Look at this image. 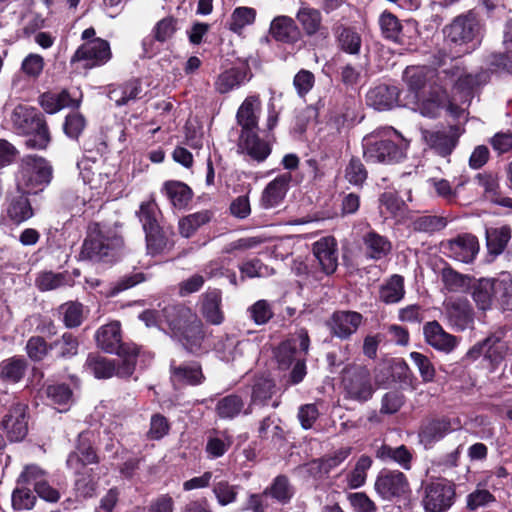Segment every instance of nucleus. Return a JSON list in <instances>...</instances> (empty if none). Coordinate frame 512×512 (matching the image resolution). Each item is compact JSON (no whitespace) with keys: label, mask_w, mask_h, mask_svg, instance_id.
Masks as SVG:
<instances>
[{"label":"nucleus","mask_w":512,"mask_h":512,"mask_svg":"<svg viewBox=\"0 0 512 512\" xmlns=\"http://www.w3.org/2000/svg\"><path fill=\"white\" fill-rule=\"evenodd\" d=\"M362 148L367 163L393 164L406 157L408 143L395 129L385 127L364 136Z\"/></svg>","instance_id":"obj_1"},{"label":"nucleus","mask_w":512,"mask_h":512,"mask_svg":"<svg viewBox=\"0 0 512 512\" xmlns=\"http://www.w3.org/2000/svg\"><path fill=\"white\" fill-rule=\"evenodd\" d=\"M12 128L18 135L29 136L28 148L43 150L51 141L50 131L44 116L34 107L19 104L11 113Z\"/></svg>","instance_id":"obj_2"},{"label":"nucleus","mask_w":512,"mask_h":512,"mask_svg":"<svg viewBox=\"0 0 512 512\" xmlns=\"http://www.w3.org/2000/svg\"><path fill=\"white\" fill-rule=\"evenodd\" d=\"M124 247V240L111 226H92L83 243L81 256L91 261H112Z\"/></svg>","instance_id":"obj_3"},{"label":"nucleus","mask_w":512,"mask_h":512,"mask_svg":"<svg viewBox=\"0 0 512 512\" xmlns=\"http://www.w3.org/2000/svg\"><path fill=\"white\" fill-rule=\"evenodd\" d=\"M443 33L447 42L461 48L459 52L469 53L480 44L483 27L477 14L470 10L455 17L444 27Z\"/></svg>","instance_id":"obj_4"},{"label":"nucleus","mask_w":512,"mask_h":512,"mask_svg":"<svg viewBox=\"0 0 512 512\" xmlns=\"http://www.w3.org/2000/svg\"><path fill=\"white\" fill-rule=\"evenodd\" d=\"M52 167L48 161L37 155H27L22 159L18 176V188L23 193L36 194L51 181Z\"/></svg>","instance_id":"obj_5"},{"label":"nucleus","mask_w":512,"mask_h":512,"mask_svg":"<svg viewBox=\"0 0 512 512\" xmlns=\"http://www.w3.org/2000/svg\"><path fill=\"white\" fill-rule=\"evenodd\" d=\"M342 386L347 399L364 403L375 392L369 369L363 365H350L342 372Z\"/></svg>","instance_id":"obj_6"},{"label":"nucleus","mask_w":512,"mask_h":512,"mask_svg":"<svg viewBox=\"0 0 512 512\" xmlns=\"http://www.w3.org/2000/svg\"><path fill=\"white\" fill-rule=\"evenodd\" d=\"M136 363V360L128 358L116 361L97 353H90L85 362V369L98 379H107L113 376L128 378L134 373Z\"/></svg>","instance_id":"obj_7"},{"label":"nucleus","mask_w":512,"mask_h":512,"mask_svg":"<svg viewBox=\"0 0 512 512\" xmlns=\"http://www.w3.org/2000/svg\"><path fill=\"white\" fill-rule=\"evenodd\" d=\"M96 341L97 345L107 353L137 361L139 348L134 344L121 342L119 322H111L100 327L96 333Z\"/></svg>","instance_id":"obj_8"},{"label":"nucleus","mask_w":512,"mask_h":512,"mask_svg":"<svg viewBox=\"0 0 512 512\" xmlns=\"http://www.w3.org/2000/svg\"><path fill=\"white\" fill-rule=\"evenodd\" d=\"M420 132L426 146L441 157H447L453 152L461 134L459 127L455 125L421 128Z\"/></svg>","instance_id":"obj_9"},{"label":"nucleus","mask_w":512,"mask_h":512,"mask_svg":"<svg viewBox=\"0 0 512 512\" xmlns=\"http://www.w3.org/2000/svg\"><path fill=\"white\" fill-rule=\"evenodd\" d=\"M112 57L108 41L97 38L84 42L77 48L71 58V63L84 62L85 68L105 65Z\"/></svg>","instance_id":"obj_10"},{"label":"nucleus","mask_w":512,"mask_h":512,"mask_svg":"<svg viewBox=\"0 0 512 512\" xmlns=\"http://www.w3.org/2000/svg\"><path fill=\"white\" fill-rule=\"evenodd\" d=\"M310 339L305 329H300L292 337L283 341L275 351L276 360L282 369L289 368L297 359H302L309 350Z\"/></svg>","instance_id":"obj_11"},{"label":"nucleus","mask_w":512,"mask_h":512,"mask_svg":"<svg viewBox=\"0 0 512 512\" xmlns=\"http://www.w3.org/2000/svg\"><path fill=\"white\" fill-rule=\"evenodd\" d=\"M28 405L14 402L1 421V427L10 442L22 441L28 433Z\"/></svg>","instance_id":"obj_12"},{"label":"nucleus","mask_w":512,"mask_h":512,"mask_svg":"<svg viewBox=\"0 0 512 512\" xmlns=\"http://www.w3.org/2000/svg\"><path fill=\"white\" fill-rule=\"evenodd\" d=\"M454 497V487L447 481L430 482L425 486L424 509L426 512H444L452 506Z\"/></svg>","instance_id":"obj_13"},{"label":"nucleus","mask_w":512,"mask_h":512,"mask_svg":"<svg viewBox=\"0 0 512 512\" xmlns=\"http://www.w3.org/2000/svg\"><path fill=\"white\" fill-rule=\"evenodd\" d=\"M374 488L383 500L392 501L409 492V482L404 473L384 469L378 474Z\"/></svg>","instance_id":"obj_14"},{"label":"nucleus","mask_w":512,"mask_h":512,"mask_svg":"<svg viewBox=\"0 0 512 512\" xmlns=\"http://www.w3.org/2000/svg\"><path fill=\"white\" fill-rule=\"evenodd\" d=\"M363 316L355 311H336L332 314L329 327L331 333L340 339H348L361 325Z\"/></svg>","instance_id":"obj_15"},{"label":"nucleus","mask_w":512,"mask_h":512,"mask_svg":"<svg viewBox=\"0 0 512 512\" xmlns=\"http://www.w3.org/2000/svg\"><path fill=\"white\" fill-rule=\"evenodd\" d=\"M238 152L248 155L257 162H263L270 155L271 147L268 142L259 138L257 130L241 132Z\"/></svg>","instance_id":"obj_16"},{"label":"nucleus","mask_w":512,"mask_h":512,"mask_svg":"<svg viewBox=\"0 0 512 512\" xmlns=\"http://www.w3.org/2000/svg\"><path fill=\"white\" fill-rule=\"evenodd\" d=\"M196 314L187 306L180 303H171L163 307L162 318L173 334H178L192 320Z\"/></svg>","instance_id":"obj_17"},{"label":"nucleus","mask_w":512,"mask_h":512,"mask_svg":"<svg viewBox=\"0 0 512 512\" xmlns=\"http://www.w3.org/2000/svg\"><path fill=\"white\" fill-rule=\"evenodd\" d=\"M261 113V101L258 96L245 98L236 113L237 124L241 132L258 130V120Z\"/></svg>","instance_id":"obj_18"},{"label":"nucleus","mask_w":512,"mask_h":512,"mask_svg":"<svg viewBox=\"0 0 512 512\" xmlns=\"http://www.w3.org/2000/svg\"><path fill=\"white\" fill-rule=\"evenodd\" d=\"M399 89L396 86L378 85L366 94V104L375 110L385 111L398 104Z\"/></svg>","instance_id":"obj_19"},{"label":"nucleus","mask_w":512,"mask_h":512,"mask_svg":"<svg viewBox=\"0 0 512 512\" xmlns=\"http://www.w3.org/2000/svg\"><path fill=\"white\" fill-rule=\"evenodd\" d=\"M313 253L317 258L322 270L327 274H332L338 266V255L336 242L333 237H324L313 245Z\"/></svg>","instance_id":"obj_20"},{"label":"nucleus","mask_w":512,"mask_h":512,"mask_svg":"<svg viewBox=\"0 0 512 512\" xmlns=\"http://www.w3.org/2000/svg\"><path fill=\"white\" fill-rule=\"evenodd\" d=\"M291 180L292 175L286 172L269 182L262 192V206L272 208L279 205L287 194Z\"/></svg>","instance_id":"obj_21"},{"label":"nucleus","mask_w":512,"mask_h":512,"mask_svg":"<svg viewBox=\"0 0 512 512\" xmlns=\"http://www.w3.org/2000/svg\"><path fill=\"white\" fill-rule=\"evenodd\" d=\"M475 181L483 189L486 199L497 205L512 209V198L501 195L499 179L496 174L490 172L478 173L475 176Z\"/></svg>","instance_id":"obj_22"},{"label":"nucleus","mask_w":512,"mask_h":512,"mask_svg":"<svg viewBox=\"0 0 512 512\" xmlns=\"http://www.w3.org/2000/svg\"><path fill=\"white\" fill-rule=\"evenodd\" d=\"M142 85L138 79H130L124 83L110 85L108 97L116 106L128 105L140 98Z\"/></svg>","instance_id":"obj_23"},{"label":"nucleus","mask_w":512,"mask_h":512,"mask_svg":"<svg viewBox=\"0 0 512 512\" xmlns=\"http://www.w3.org/2000/svg\"><path fill=\"white\" fill-rule=\"evenodd\" d=\"M423 330L426 342L437 350L450 352L457 345V338L445 332L437 321L426 323Z\"/></svg>","instance_id":"obj_24"},{"label":"nucleus","mask_w":512,"mask_h":512,"mask_svg":"<svg viewBox=\"0 0 512 512\" xmlns=\"http://www.w3.org/2000/svg\"><path fill=\"white\" fill-rule=\"evenodd\" d=\"M453 257L463 263H471L479 252V242L471 234L460 235L449 243Z\"/></svg>","instance_id":"obj_25"},{"label":"nucleus","mask_w":512,"mask_h":512,"mask_svg":"<svg viewBox=\"0 0 512 512\" xmlns=\"http://www.w3.org/2000/svg\"><path fill=\"white\" fill-rule=\"evenodd\" d=\"M77 166L83 182L88 184L91 189L99 190L106 188L110 182L108 173L100 171L96 161L83 158L78 162Z\"/></svg>","instance_id":"obj_26"},{"label":"nucleus","mask_w":512,"mask_h":512,"mask_svg":"<svg viewBox=\"0 0 512 512\" xmlns=\"http://www.w3.org/2000/svg\"><path fill=\"white\" fill-rule=\"evenodd\" d=\"M171 379L174 383L199 385L205 380L201 365L197 362L176 366L174 361L170 365Z\"/></svg>","instance_id":"obj_27"},{"label":"nucleus","mask_w":512,"mask_h":512,"mask_svg":"<svg viewBox=\"0 0 512 512\" xmlns=\"http://www.w3.org/2000/svg\"><path fill=\"white\" fill-rule=\"evenodd\" d=\"M270 33L275 40L284 43H295L301 36L294 20L288 16L274 18L270 25Z\"/></svg>","instance_id":"obj_28"},{"label":"nucleus","mask_w":512,"mask_h":512,"mask_svg":"<svg viewBox=\"0 0 512 512\" xmlns=\"http://www.w3.org/2000/svg\"><path fill=\"white\" fill-rule=\"evenodd\" d=\"M222 296L221 291L213 289L202 295L201 312L207 322L213 325H219L224 320V314L221 310Z\"/></svg>","instance_id":"obj_29"},{"label":"nucleus","mask_w":512,"mask_h":512,"mask_svg":"<svg viewBox=\"0 0 512 512\" xmlns=\"http://www.w3.org/2000/svg\"><path fill=\"white\" fill-rule=\"evenodd\" d=\"M161 192L167 197L173 207L178 209L185 208L192 199L193 192L191 188L181 181H166Z\"/></svg>","instance_id":"obj_30"},{"label":"nucleus","mask_w":512,"mask_h":512,"mask_svg":"<svg viewBox=\"0 0 512 512\" xmlns=\"http://www.w3.org/2000/svg\"><path fill=\"white\" fill-rule=\"evenodd\" d=\"M453 430L449 419H433L422 426L419 432L420 441L425 446H430Z\"/></svg>","instance_id":"obj_31"},{"label":"nucleus","mask_w":512,"mask_h":512,"mask_svg":"<svg viewBox=\"0 0 512 512\" xmlns=\"http://www.w3.org/2000/svg\"><path fill=\"white\" fill-rule=\"evenodd\" d=\"M39 103L48 114H54L66 107H78L80 102L71 97L67 90L59 93L46 92L39 98Z\"/></svg>","instance_id":"obj_32"},{"label":"nucleus","mask_w":512,"mask_h":512,"mask_svg":"<svg viewBox=\"0 0 512 512\" xmlns=\"http://www.w3.org/2000/svg\"><path fill=\"white\" fill-rule=\"evenodd\" d=\"M147 251L151 255L162 253L170 243L169 226H144Z\"/></svg>","instance_id":"obj_33"},{"label":"nucleus","mask_w":512,"mask_h":512,"mask_svg":"<svg viewBox=\"0 0 512 512\" xmlns=\"http://www.w3.org/2000/svg\"><path fill=\"white\" fill-rule=\"evenodd\" d=\"M179 338L183 346L189 352H197L204 338L203 325L198 316H195V320H192L183 330H179L178 334H174Z\"/></svg>","instance_id":"obj_34"},{"label":"nucleus","mask_w":512,"mask_h":512,"mask_svg":"<svg viewBox=\"0 0 512 512\" xmlns=\"http://www.w3.org/2000/svg\"><path fill=\"white\" fill-rule=\"evenodd\" d=\"M511 239L508 226L490 227L486 229V246L488 254L493 258L502 254Z\"/></svg>","instance_id":"obj_35"},{"label":"nucleus","mask_w":512,"mask_h":512,"mask_svg":"<svg viewBox=\"0 0 512 512\" xmlns=\"http://www.w3.org/2000/svg\"><path fill=\"white\" fill-rule=\"evenodd\" d=\"M246 79V71L241 68L232 67L221 72L215 82L214 88L220 94H226L239 88Z\"/></svg>","instance_id":"obj_36"},{"label":"nucleus","mask_w":512,"mask_h":512,"mask_svg":"<svg viewBox=\"0 0 512 512\" xmlns=\"http://www.w3.org/2000/svg\"><path fill=\"white\" fill-rule=\"evenodd\" d=\"M28 364L25 359L11 357L0 362V379L9 384L20 382L27 371Z\"/></svg>","instance_id":"obj_37"},{"label":"nucleus","mask_w":512,"mask_h":512,"mask_svg":"<svg viewBox=\"0 0 512 512\" xmlns=\"http://www.w3.org/2000/svg\"><path fill=\"white\" fill-rule=\"evenodd\" d=\"M376 458L383 462H394L408 470L411 467L412 455L406 446L391 447L383 444L375 452Z\"/></svg>","instance_id":"obj_38"},{"label":"nucleus","mask_w":512,"mask_h":512,"mask_svg":"<svg viewBox=\"0 0 512 512\" xmlns=\"http://www.w3.org/2000/svg\"><path fill=\"white\" fill-rule=\"evenodd\" d=\"M379 25L382 35L398 44H406L404 39L405 28L401 25L398 18L390 12L384 11L379 17Z\"/></svg>","instance_id":"obj_39"},{"label":"nucleus","mask_w":512,"mask_h":512,"mask_svg":"<svg viewBox=\"0 0 512 512\" xmlns=\"http://www.w3.org/2000/svg\"><path fill=\"white\" fill-rule=\"evenodd\" d=\"M494 297L503 310L512 311V275L502 272L497 278H493Z\"/></svg>","instance_id":"obj_40"},{"label":"nucleus","mask_w":512,"mask_h":512,"mask_svg":"<svg viewBox=\"0 0 512 512\" xmlns=\"http://www.w3.org/2000/svg\"><path fill=\"white\" fill-rule=\"evenodd\" d=\"M447 317L451 325L458 330H465L473 322V313L465 301L452 302L447 308Z\"/></svg>","instance_id":"obj_41"},{"label":"nucleus","mask_w":512,"mask_h":512,"mask_svg":"<svg viewBox=\"0 0 512 512\" xmlns=\"http://www.w3.org/2000/svg\"><path fill=\"white\" fill-rule=\"evenodd\" d=\"M79 340L77 336L70 332H65L60 338L49 343L51 351L55 352L58 359H70L77 355L79 350Z\"/></svg>","instance_id":"obj_42"},{"label":"nucleus","mask_w":512,"mask_h":512,"mask_svg":"<svg viewBox=\"0 0 512 512\" xmlns=\"http://www.w3.org/2000/svg\"><path fill=\"white\" fill-rule=\"evenodd\" d=\"M233 444V438L226 431H213L207 438L205 452L210 459L222 457Z\"/></svg>","instance_id":"obj_43"},{"label":"nucleus","mask_w":512,"mask_h":512,"mask_svg":"<svg viewBox=\"0 0 512 512\" xmlns=\"http://www.w3.org/2000/svg\"><path fill=\"white\" fill-rule=\"evenodd\" d=\"M6 215L11 221L21 224L32 217L33 209L28 199L24 195H19L9 200Z\"/></svg>","instance_id":"obj_44"},{"label":"nucleus","mask_w":512,"mask_h":512,"mask_svg":"<svg viewBox=\"0 0 512 512\" xmlns=\"http://www.w3.org/2000/svg\"><path fill=\"white\" fill-rule=\"evenodd\" d=\"M336 34L340 50L350 55H357L360 52L362 39L357 31L350 27L340 26Z\"/></svg>","instance_id":"obj_45"},{"label":"nucleus","mask_w":512,"mask_h":512,"mask_svg":"<svg viewBox=\"0 0 512 512\" xmlns=\"http://www.w3.org/2000/svg\"><path fill=\"white\" fill-rule=\"evenodd\" d=\"M405 294L404 279L400 275H392L380 288L379 298L386 304L399 302Z\"/></svg>","instance_id":"obj_46"},{"label":"nucleus","mask_w":512,"mask_h":512,"mask_svg":"<svg viewBox=\"0 0 512 512\" xmlns=\"http://www.w3.org/2000/svg\"><path fill=\"white\" fill-rule=\"evenodd\" d=\"M265 494L282 505L290 502L294 495L293 486L285 475H278L270 486L265 488Z\"/></svg>","instance_id":"obj_47"},{"label":"nucleus","mask_w":512,"mask_h":512,"mask_svg":"<svg viewBox=\"0 0 512 512\" xmlns=\"http://www.w3.org/2000/svg\"><path fill=\"white\" fill-rule=\"evenodd\" d=\"M244 405L241 396L231 394L218 400L215 411L221 419H233L243 411Z\"/></svg>","instance_id":"obj_48"},{"label":"nucleus","mask_w":512,"mask_h":512,"mask_svg":"<svg viewBox=\"0 0 512 512\" xmlns=\"http://www.w3.org/2000/svg\"><path fill=\"white\" fill-rule=\"evenodd\" d=\"M70 282L71 278L66 272L54 273L52 271H43L35 279L36 287L43 292L70 285Z\"/></svg>","instance_id":"obj_49"},{"label":"nucleus","mask_w":512,"mask_h":512,"mask_svg":"<svg viewBox=\"0 0 512 512\" xmlns=\"http://www.w3.org/2000/svg\"><path fill=\"white\" fill-rule=\"evenodd\" d=\"M379 209L386 220L389 219V217H393L396 218L397 221H400L398 217L403 215L405 204L394 193L385 192L379 199Z\"/></svg>","instance_id":"obj_50"},{"label":"nucleus","mask_w":512,"mask_h":512,"mask_svg":"<svg viewBox=\"0 0 512 512\" xmlns=\"http://www.w3.org/2000/svg\"><path fill=\"white\" fill-rule=\"evenodd\" d=\"M296 18L307 35H314L319 31L322 22L319 10L303 6L298 10Z\"/></svg>","instance_id":"obj_51"},{"label":"nucleus","mask_w":512,"mask_h":512,"mask_svg":"<svg viewBox=\"0 0 512 512\" xmlns=\"http://www.w3.org/2000/svg\"><path fill=\"white\" fill-rule=\"evenodd\" d=\"M275 392L276 385L272 379L266 377L257 378L252 387L251 404L266 405Z\"/></svg>","instance_id":"obj_52"},{"label":"nucleus","mask_w":512,"mask_h":512,"mask_svg":"<svg viewBox=\"0 0 512 512\" xmlns=\"http://www.w3.org/2000/svg\"><path fill=\"white\" fill-rule=\"evenodd\" d=\"M256 10L251 7H237L233 10L228 22L229 29L240 34L244 27L254 23Z\"/></svg>","instance_id":"obj_53"},{"label":"nucleus","mask_w":512,"mask_h":512,"mask_svg":"<svg viewBox=\"0 0 512 512\" xmlns=\"http://www.w3.org/2000/svg\"><path fill=\"white\" fill-rule=\"evenodd\" d=\"M473 299L479 309H490L495 302L493 279H481L474 289Z\"/></svg>","instance_id":"obj_54"},{"label":"nucleus","mask_w":512,"mask_h":512,"mask_svg":"<svg viewBox=\"0 0 512 512\" xmlns=\"http://www.w3.org/2000/svg\"><path fill=\"white\" fill-rule=\"evenodd\" d=\"M59 311L67 328H76L82 324L84 307L81 303L74 301L66 302L59 307Z\"/></svg>","instance_id":"obj_55"},{"label":"nucleus","mask_w":512,"mask_h":512,"mask_svg":"<svg viewBox=\"0 0 512 512\" xmlns=\"http://www.w3.org/2000/svg\"><path fill=\"white\" fill-rule=\"evenodd\" d=\"M239 486L227 480L214 481L212 492L220 506H228L237 500Z\"/></svg>","instance_id":"obj_56"},{"label":"nucleus","mask_w":512,"mask_h":512,"mask_svg":"<svg viewBox=\"0 0 512 512\" xmlns=\"http://www.w3.org/2000/svg\"><path fill=\"white\" fill-rule=\"evenodd\" d=\"M483 345H485L484 358L490 362L491 368L495 369L504 359L501 339L492 334L483 340Z\"/></svg>","instance_id":"obj_57"},{"label":"nucleus","mask_w":512,"mask_h":512,"mask_svg":"<svg viewBox=\"0 0 512 512\" xmlns=\"http://www.w3.org/2000/svg\"><path fill=\"white\" fill-rule=\"evenodd\" d=\"M368 253L373 259H381L391 250V243L383 236L371 232L364 238Z\"/></svg>","instance_id":"obj_58"},{"label":"nucleus","mask_w":512,"mask_h":512,"mask_svg":"<svg viewBox=\"0 0 512 512\" xmlns=\"http://www.w3.org/2000/svg\"><path fill=\"white\" fill-rule=\"evenodd\" d=\"M136 214L143 224H159L162 221V213L154 199L142 202Z\"/></svg>","instance_id":"obj_59"},{"label":"nucleus","mask_w":512,"mask_h":512,"mask_svg":"<svg viewBox=\"0 0 512 512\" xmlns=\"http://www.w3.org/2000/svg\"><path fill=\"white\" fill-rule=\"evenodd\" d=\"M26 353L34 362L42 361L51 351L49 343L42 336H32L26 343Z\"/></svg>","instance_id":"obj_60"},{"label":"nucleus","mask_w":512,"mask_h":512,"mask_svg":"<svg viewBox=\"0 0 512 512\" xmlns=\"http://www.w3.org/2000/svg\"><path fill=\"white\" fill-rule=\"evenodd\" d=\"M367 170L362 161L352 157L345 168V179L352 185L360 186L367 179Z\"/></svg>","instance_id":"obj_61"},{"label":"nucleus","mask_w":512,"mask_h":512,"mask_svg":"<svg viewBox=\"0 0 512 512\" xmlns=\"http://www.w3.org/2000/svg\"><path fill=\"white\" fill-rule=\"evenodd\" d=\"M410 358L417 367L421 379L424 383H431L435 379L436 370L430 359L420 353V352H411Z\"/></svg>","instance_id":"obj_62"},{"label":"nucleus","mask_w":512,"mask_h":512,"mask_svg":"<svg viewBox=\"0 0 512 512\" xmlns=\"http://www.w3.org/2000/svg\"><path fill=\"white\" fill-rule=\"evenodd\" d=\"M36 502V496L25 487H17L12 493V507L15 510H31Z\"/></svg>","instance_id":"obj_63"},{"label":"nucleus","mask_w":512,"mask_h":512,"mask_svg":"<svg viewBox=\"0 0 512 512\" xmlns=\"http://www.w3.org/2000/svg\"><path fill=\"white\" fill-rule=\"evenodd\" d=\"M44 69V59L36 53L28 54L21 63V71L29 78H38Z\"/></svg>","instance_id":"obj_64"}]
</instances>
